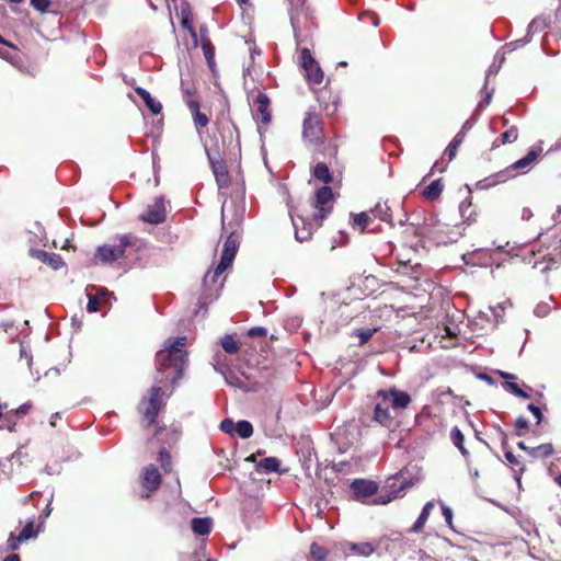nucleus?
<instances>
[{"label":"nucleus","mask_w":561,"mask_h":561,"mask_svg":"<svg viewBox=\"0 0 561 561\" xmlns=\"http://www.w3.org/2000/svg\"><path fill=\"white\" fill-rule=\"evenodd\" d=\"M185 343L186 336L170 337L164 342V347L157 352V374L153 378L156 383H162L169 379L173 389L178 386L187 365V353L183 350ZM162 394V388L154 385L148 390V398H144L141 401V403H147L142 416L148 425L157 421L163 404Z\"/></svg>","instance_id":"obj_1"},{"label":"nucleus","mask_w":561,"mask_h":561,"mask_svg":"<svg viewBox=\"0 0 561 561\" xmlns=\"http://www.w3.org/2000/svg\"><path fill=\"white\" fill-rule=\"evenodd\" d=\"M239 245L240 241L238 234L234 231H231L224 241L221 256L218 265L213 272L207 271L203 277L204 290L197 302V307L199 309L206 308L208 302H211L218 297L219 288L215 286L217 279L225 271L231 267Z\"/></svg>","instance_id":"obj_2"},{"label":"nucleus","mask_w":561,"mask_h":561,"mask_svg":"<svg viewBox=\"0 0 561 561\" xmlns=\"http://www.w3.org/2000/svg\"><path fill=\"white\" fill-rule=\"evenodd\" d=\"M117 243L98 247L95 259L105 264H112L118 259L125 257L126 249L136 244V238L131 234H119L116 237Z\"/></svg>","instance_id":"obj_3"},{"label":"nucleus","mask_w":561,"mask_h":561,"mask_svg":"<svg viewBox=\"0 0 561 561\" xmlns=\"http://www.w3.org/2000/svg\"><path fill=\"white\" fill-rule=\"evenodd\" d=\"M289 19L294 32V38L297 45L301 43V32L307 28V24L312 20V11L306 5L305 0H291L289 9Z\"/></svg>","instance_id":"obj_4"},{"label":"nucleus","mask_w":561,"mask_h":561,"mask_svg":"<svg viewBox=\"0 0 561 561\" xmlns=\"http://www.w3.org/2000/svg\"><path fill=\"white\" fill-rule=\"evenodd\" d=\"M300 59L307 80L316 84L321 83L323 80V71L318 61L313 58L309 48H301Z\"/></svg>","instance_id":"obj_5"},{"label":"nucleus","mask_w":561,"mask_h":561,"mask_svg":"<svg viewBox=\"0 0 561 561\" xmlns=\"http://www.w3.org/2000/svg\"><path fill=\"white\" fill-rule=\"evenodd\" d=\"M139 219L150 225H160L164 222L167 219V211L163 196L156 197L153 204L147 207V209L139 216Z\"/></svg>","instance_id":"obj_6"},{"label":"nucleus","mask_w":561,"mask_h":561,"mask_svg":"<svg viewBox=\"0 0 561 561\" xmlns=\"http://www.w3.org/2000/svg\"><path fill=\"white\" fill-rule=\"evenodd\" d=\"M353 491V499L356 501H363L366 497L373 496L378 491L377 482L366 479H355L351 483Z\"/></svg>","instance_id":"obj_7"},{"label":"nucleus","mask_w":561,"mask_h":561,"mask_svg":"<svg viewBox=\"0 0 561 561\" xmlns=\"http://www.w3.org/2000/svg\"><path fill=\"white\" fill-rule=\"evenodd\" d=\"M161 483V474L154 465H149L144 469L142 473V486L147 490L146 493H141L142 499L150 496L151 492L156 491Z\"/></svg>","instance_id":"obj_8"},{"label":"nucleus","mask_w":561,"mask_h":561,"mask_svg":"<svg viewBox=\"0 0 561 561\" xmlns=\"http://www.w3.org/2000/svg\"><path fill=\"white\" fill-rule=\"evenodd\" d=\"M477 119L472 116L468 118L461 126L460 130L455 135L453 140L447 146L445 153L448 156V159L451 161L455 159L457 154L458 147L462 144L466 134L472 129Z\"/></svg>","instance_id":"obj_9"},{"label":"nucleus","mask_w":561,"mask_h":561,"mask_svg":"<svg viewBox=\"0 0 561 561\" xmlns=\"http://www.w3.org/2000/svg\"><path fill=\"white\" fill-rule=\"evenodd\" d=\"M270 98L263 92H259L253 99V105L256 107V113L253 114V118L262 124H268L272 119L270 112Z\"/></svg>","instance_id":"obj_10"},{"label":"nucleus","mask_w":561,"mask_h":561,"mask_svg":"<svg viewBox=\"0 0 561 561\" xmlns=\"http://www.w3.org/2000/svg\"><path fill=\"white\" fill-rule=\"evenodd\" d=\"M28 254L30 256L47 264L54 271H58L65 265L62 257L57 253H48L44 250L31 248L28 250Z\"/></svg>","instance_id":"obj_11"},{"label":"nucleus","mask_w":561,"mask_h":561,"mask_svg":"<svg viewBox=\"0 0 561 561\" xmlns=\"http://www.w3.org/2000/svg\"><path fill=\"white\" fill-rule=\"evenodd\" d=\"M321 134L319 119L312 113H307L302 123V137L304 139L316 142Z\"/></svg>","instance_id":"obj_12"},{"label":"nucleus","mask_w":561,"mask_h":561,"mask_svg":"<svg viewBox=\"0 0 561 561\" xmlns=\"http://www.w3.org/2000/svg\"><path fill=\"white\" fill-rule=\"evenodd\" d=\"M501 378L504 379L503 387L505 390L510 391L512 394L522 398V399H529L530 396L527 391L519 388V386L515 382L517 377L514 374L506 373L503 370L496 371Z\"/></svg>","instance_id":"obj_13"},{"label":"nucleus","mask_w":561,"mask_h":561,"mask_svg":"<svg viewBox=\"0 0 561 561\" xmlns=\"http://www.w3.org/2000/svg\"><path fill=\"white\" fill-rule=\"evenodd\" d=\"M541 149H530L526 156L518 159L514 163H512L510 167L504 169L503 171H507V174H513L515 176V171L523 170L529 168L539 157V152Z\"/></svg>","instance_id":"obj_14"},{"label":"nucleus","mask_w":561,"mask_h":561,"mask_svg":"<svg viewBox=\"0 0 561 561\" xmlns=\"http://www.w3.org/2000/svg\"><path fill=\"white\" fill-rule=\"evenodd\" d=\"M549 249H551V251L548 253L549 263L542 268L543 273L557 268L560 264L559 257L561 256V237L554 238L551 241Z\"/></svg>","instance_id":"obj_15"},{"label":"nucleus","mask_w":561,"mask_h":561,"mask_svg":"<svg viewBox=\"0 0 561 561\" xmlns=\"http://www.w3.org/2000/svg\"><path fill=\"white\" fill-rule=\"evenodd\" d=\"M135 92L140 96V99L144 101L146 107L151 112L153 115H158L162 111V104L158 100H156L148 90L141 87H137L135 89Z\"/></svg>","instance_id":"obj_16"},{"label":"nucleus","mask_w":561,"mask_h":561,"mask_svg":"<svg viewBox=\"0 0 561 561\" xmlns=\"http://www.w3.org/2000/svg\"><path fill=\"white\" fill-rule=\"evenodd\" d=\"M514 178L513 174H507V171H499L477 183V187L480 190L490 188L499 183H504L508 179Z\"/></svg>","instance_id":"obj_17"},{"label":"nucleus","mask_w":561,"mask_h":561,"mask_svg":"<svg viewBox=\"0 0 561 561\" xmlns=\"http://www.w3.org/2000/svg\"><path fill=\"white\" fill-rule=\"evenodd\" d=\"M211 526L210 517H194L191 520L192 531L197 536H207L211 531Z\"/></svg>","instance_id":"obj_18"},{"label":"nucleus","mask_w":561,"mask_h":561,"mask_svg":"<svg viewBox=\"0 0 561 561\" xmlns=\"http://www.w3.org/2000/svg\"><path fill=\"white\" fill-rule=\"evenodd\" d=\"M211 171H213V173L215 175V180H216L217 185L220 188L228 187V185H229V174H228V169H227V165H226L225 161L222 160L220 162L213 163Z\"/></svg>","instance_id":"obj_19"},{"label":"nucleus","mask_w":561,"mask_h":561,"mask_svg":"<svg viewBox=\"0 0 561 561\" xmlns=\"http://www.w3.org/2000/svg\"><path fill=\"white\" fill-rule=\"evenodd\" d=\"M190 111L192 112L194 124L196 127H205L208 125L209 119L205 113L199 111V102L196 100H188L186 102Z\"/></svg>","instance_id":"obj_20"},{"label":"nucleus","mask_w":561,"mask_h":561,"mask_svg":"<svg viewBox=\"0 0 561 561\" xmlns=\"http://www.w3.org/2000/svg\"><path fill=\"white\" fill-rule=\"evenodd\" d=\"M389 396L392 399V407L394 409H405L411 402V397L408 392L398 390L394 387L389 390Z\"/></svg>","instance_id":"obj_21"},{"label":"nucleus","mask_w":561,"mask_h":561,"mask_svg":"<svg viewBox=\"0 0 561 561\" xmlns=\"http://www.w3.org/2000/svg\"><path fill=\"white\" fill-rule=\"evenodd\" d=\"M434 508V502L433 501H428L424 504V506L422 507V511L419 515V517L416 518V520L414 522V524L412 525V527L410 528V531L411 533H419L425 525L426 520L428 519V516L432 512V510Z\"/></svg>","instance_id":"obj_22"},{"label":"nucleus","mask_w":561,"mask_h":561,"mask_svg":"<svg viewBox=\"0 0 561 561\" xmlns=\"http://www.w3.org/2000/svg\"><path fill=\"white\" fill-rule=\"evenodd\" d=\"M443 188L442 179H436L423 190L422 195L427 201H435L440 196Z\"/></svg>","instance_id":"obj_23"},{"label":"nucleus","mask_w":561,"mask_h":561,"mask_svg":"<svg viewBox=\"0 0 561 561\" xmlns=\"http://www.w3.org/2000/svg\"><path fill=\"white\" fill-rule=\"evenodd\" d=\"M411 485L410 482H402L399 488L387 494H380L378 497L374 500V503L377 505H385L390 503L392 500L400 496L401 492H403L407 488Z\"/></svg>","instance_id":"obj_24"},{"label":"nucleus","mask_w":561,"mask_h":561,"mask_svg":"<svg viewBox=\"0 0 561 561\" xmlns=\"http://www.w3.org/2000/svg\"><path fill=\"white\" fill-rule=\"evenodd\" d=\"M333 197V191L330 186L324 185L316 191L313 207L325 206Z\"/></svg>","instance_id":"obj_25"},{"label":"nucleus","mask_w":561,"mask_h":561,"mask_svg":"<svg viewBox=\"0 0 561 561\" xmlns=\"http://www.w3.org/2000/svg\"><path fill=\"white\" fill-rule=\"evenodd\" d=\"M280 460L277 457H265L261 459L256 469L265 473L279 472Z\"/></svg>","instance_id":"obj_26"},{"label":"nucleus","mask_w":561,"mask_h":561,"mask_svg":"<svg viewBox=\"0 0 561 561\" xmlns=\"http://www.w3.org/2000/svg\"><path fill=\"white\" fill-rule=\"evenodd\" d=\"M41 531V526L38 525L37 528L34 526V519L30 518L20 534L18 535V540L20 541H27L30 539H35Z\"/></svg>","instance_id":"obj_27"},{"label":"nucleus","mask_w":561,"mask_h":561,"mask_svg":"<svg viewBox=\"0 0 561 561\" xmlns=\"http://www.w3.org/2000/svg\"><path fill=\"white\" fill-rule=\"evenodd\" d=\"M374 420L382 426L389 427L392 421L389 409L377 403L374 408Z\"/></svg>","instance_id":"obj_28"},{"label":"nucleus","mask_w":561,"mask_h":561,"mask_svg":"<svg viewBox=\"0 0 561 561\" xmlns=\"http://www.w3.org/2000/svg\"><path fill=\"white\" fill-rule=\"evenodd\" d=\"M312 174L317 180L324 182L325 184L333 181L332 173L324 162H318L312 170Z\"/></svg>","instance_id":"obj_29"},{"label":"nucleus","mask_w":561,"mask_h":561,"mask_svg":"<svg viewBox=\"0 0 561 561\" xmlns=\"http://www.w3.org/2000/svg\"><path fill=\"white\" fill-rule=\"evenodd\" d=\"M348 549L360 557H369L375 552V548L370 542H350Z\"/></svg>","instance_id":"obj_30"},{"label":"nucleus","mask_w":561,"mask_h":561,"mask_svg":"<svg viewBox=\"0 0 561 561\" xmlns=\"http://www.w3.org/2000/svg\"><path fill=\"white\" fill-rule=\"evenodd\" d=\"M234 435L242 439L250 438L253 435V425L247 420L236 422Z\"/></svg>","instance_id":"obj_31"},{"label":"nucleus","mask_w":561,"mask_h":561,"mask_svg":"<svg viewBox=\"0 0 561 561\" xmlns=\"http://www.w3.org/2000/svg\"><path fill=\"white\" fill-rule=\"evenodd\" d=\"M371 213L376 218H379L382 221L389 222L392 226L391 208L388 206L387 203L376 204V206L371 209Z\"/></svg>","instance_id":"obj_32"},{"label":"nucleus","mask_w":561,"mask_h":561,"mask_svg":"<svg viewBox=\"0 0 561 561\" xmlns=\"http://www.w3.org/2000/svg\"><path fill=\"white\" fill-rule=\"evenodd\" d=\"M553 453H554V448H553L552 444H550V443L541 444L537 447H531L529 449V455L533 458H548Z\"/></svg>","instance_id":"obj_33"},{"label":"nucleus","mask_w":561,"mask_h":561,"mask_svg":"<svg viewBox=\"0 0 561 561\" xmlns=\"http://www.w3.org/2000/svg\"><path fill=\"white\" fill-rule=\"evenodd\" d=\"M435 231H442L439 220L436 218V216L431 215L424 219L420 233L432 234Z\"/></svg>","instance_id":"obj_34"},{"label":"nucleus","mask_w":561,"mask_h":561,"mask_svg":"<svg viewBox=\"0 0 561 561\" xmlns=\"http://www.w3.org/2000/svg\"><path fill=\"white\" fill-rule=\"evenodd\" d=\"M220 345L224 351L230 355L237 354L239 352V345L231 334H226L220 340Z\"/></svg>","instance_id":"obj_35"},{"label":"nucleus","mask_w":561,"mask_h":561,"mask_svg":"<svg viewBox=\"0 0 561 561\" xmlns=\"http://www.w3.org/2000/svg\"><path fill=\"white\" fill-rule=\"evenodd\" d=\"M87 288H89L91 293L95 291L93 296L99 297L100 301L103 302V305L111 306L112 294L107 290V288L98 287L95 285L88 286Z\"/></svg>","instance_id":"obj_36"},{"label":"nucleus","mask_w":561,"mask_h":561,"mask_svg":"<svg viewBox=\"0 0 561 561\" xmlns=\"http://www.w3.org/2000/svg\"><path fill=\"white\" fill-rule=\"evenodd\" d=\"M530 42H531V35L530 34H526L523 38H519V39L506 43L502 47V49L504 50V53H506V51L511 53V51L516 50L519 47H523V46L527 45Z\"/></svg>","instance_id":"obj_37"},{"label":"nucleus","mask_w":561,"mask_h":561,"mask_svg":"<svg viewBox=\"0 0 561 561\" xmlns=\"http://www.w3.org/2000/svg\"><path fill=\"white\" fill-rule=\"evenodd\" d=\"M310 556L313 561H324L328 557V550L317 542L310 545Z\"/></svg>","instance_id":"obj_38"},{"label":"nucleus","mask_w":561,"mask_h":561,"mask_svg":"<svg viewBox=\"0 0 561 561\" xmlns=\"http://www.w3.org/2000/svg\"><path fill=\"white\" fill-rule=\"evenodd\" d=\"M87 297H88V305H87V311L89 313H95L100 310L101 305L103 302L100 301L99 297L93 296V293L90 291L89 288L85 289Z\"/></svg>","instance_id":"obj_39"},{"label":"nucleus","mask_w":561,"mask_h":561,"mask_svg":"<svg viewBox=\"0 0 561 561\" xmlns=\"http://www.w3.org/2000/svg\"><path fill=\"white\" fill-rule=\"evenodd\" d=\"M202 48L204 51V56L207 60V64L210 68L215 65V58H214V47L210 43V39L206 37V41L202 43Z\"/></svg>","instance_id":"obj_40"},{"label":"nucleus","mask_w":561,"mask_h":561,"mask_svg":"<svg viewBox=\"0 0 561 561\" xmlns=\"http://www.w3.org/2000/svg\"><path fill=\"white\" fill-rule=\"evenodd\" d=\"M368 221L369 216L365 211L355 214L353 217V226L358 227L362 232L366 229Z\"/></svg>","instance_id":"obj_41"},{"label":"nucleus","mask_w":561,"mask_h":561,"mask_svg":"<svg viewBox=\"0 0 561 561\" xmlns=\"http://www.w3.org/2000/svg\"><path fill=\"white\" fill-rule=\"evenodd\" d=\"M181 25L187 30L195 45H197V33L193 27V18H181Z\"/></svg>","instance_id":"obj_42"},{"label":"nucleus","mask_w":561,"mask_h":561,"mask_svg":"<svg viewBox=\"0 0 561 561\" xmlns=\"http://www.w3.org/2000/svg\"><path fill=\"white\" fill-rule=\"evenodd\" d=\"M518 137V131L515 126H512L507 130L501 134V141L502 144H511L515 141Z\"/></svg>","instance_id":"obj_43"},{"label":"nucleus","mask_w":561,"mask_h":561,"mask_svg":"<svg viewBox=\"0 0 561 561\" xmlns=\"http://www.w3.org/2000/svg\"><path fill=\"white\" fill-rule=\"evenodd\" d=\"M234 427L236 422L230 417L224 419L219 425L220 431L230 436H234Z\"/></svg>","instance_id":"obj_44"},{"label":"nucleus","mask_w":561,"mask_h":561,"mask_svg":"<svg viewBox=\"0 0 561 561\" xmlns=\"http://www.w3.org/2000/svg\"><path fill=\"white\" fill-rule=\"evenodd\" d=\"M459 213L461 218L469 221L472 217V210H471V202L469 199H465L459 205Z\"/></svg>","instance_id":"obj_45"},{"label":"nucleus","mask_w":561,"mask_h":561,"mask_svg":"<svg viewBox=\"0 0 561 561\" xmlns=\"http://www.w3.org/2000/svg\"><path fill=\"white\" fill-rule=\"evenodd\" d=\"M293 225L295 227V238L299 242H304L309 239L311 232L310 230L302 229L301 231L298 229L297 220L291 217Z\"/></svg>","instance_id":"obj_46"},{"label":"nucleus","mask_w":561,"mask_h":561,"mask_svg":"<svg viewBox=\"0 0 561 561\" xmlns=\"http://www.w3.org/2000/svg\"><path fill=\"white\" fill-rule=\"evenodd\" d=\"M450 440L456 446L465 443V436L458 426H454L450 431Z\"/></svg>","instance_id":"obj_47"},{"label":"nucleus","mask_w":561,"mask_h":561,"mask_svg":"<svg viewBox=\"0 0 561 561\" xmlns=\"http://www.w3.org/2000/svg\"><path fill=\"white\" fill-rule=\"evenodd\" d=\"M440 508H442V514L444 516V519H445L447 526L453 528V517H454L453 510L443 502H440Z\"/></svg>","instance_id":"obj_48"},{"label":"nucleus","mask_w":561,"mask_h":561,"mask_svg":"<svg viewBox=\"0 0 561 561\" xmlns=\"http://www.w3.org/2000/svg\"><path fill=\"white\" fill-rule=\"evenodd\" d=\"M31 5L38 12L45 13L48 11L50 0H31Z\"/></svg>","instance_id":"obj_49"},{"label":"nucleus","mask_w":561,"mask_h":561,"mask_svg":"<svg viewBox=\"0 0 561 561\" xmlns=\"http://www.w3.org/2000/svg\"><path fill=\"white\" fill-rule=\"evenodd\" d=\"M226 381L231 387L239 388L243 391H249V389L245 387L244 382L238 376L233 375V376L226 377Z\"/></svg>","instance_id":"obj_50"},{"label":"nucleus","mask_w":561,"mask_h":561,"mask_svg":"<svg viewBox=\"0 0 561 561\" xmlns=\"http://www.w3.org/2000/svg\"><path fill=\"white\" fill-rule=\"evenodd\" d=\"M549 312L550 306L547 302H540L534 309V313L539 318L548 316Z\"/></svg>","instance_id":"obj_51"},{"label":"nucleus","mask_w":561,"mask_h":561,"mask_svg":"<svg viewBox=\"0 0 561 561\" xmlns=\"http://www.w3.org/2000/svg\"><path fill=\"white\" fill-rule=\"evenodd\" d=\"M374 335V330L371 329H362L357 332V336L359 339V344L363 345L367 343L371 336Z\"/></svg>","instance_id":"obj_52"},{"label":"nucleus","mask_w":561,"mask_h":561,"mask_svg":"<svg viewBox=\"0 0 561 561\" xmlns=\"http://www.w3.org/2000/svg\"><path fill=\"white\" fill-rule=\"evenodd\" d=\"M53 497H54V494L50 495L46 507L43 510L42 514L39 515V518H38L39 519V526H42L45 523L46 518L49 517V515L51 514V511H53V507H51Z\"/></svg>","instance_id":"obj_53"},{"label":"nucleus","mask_w":561,"mask_h":561,"mask_svg":"<svg viewBox=\"0 0 561 561\" xmlns=\"http://www.w3.org/2000/svg\"><path fill=\"white\" fill-rule=\"evenodd\" d=\"M527 410L536 417L537 424H540L543 417L541 409L534 403H529Z\"/></svg>","instance_id":"obj_54"},{"label":"nucleus","mask_w":561,"mask_h":561,"mask_svg":"<svg viewBox=\"0 0 561 561\" xmlns=\"http://www.w3.org/2000/svg\"><path fill=\"white\" fill-rule=\"evenodd\" d=\"M22 542L23 541L18 540V536H15L13 533L10 534V536L7 540L8 548L12 551L18 550L20 547V543H22Z\"/></svg>","instance_id":"obj_55"},{"label":"nucleus","mask_w":561,"mask_h":561,"mask_svg":"<svg viewBox=\"0 0 561 561\" xmlns=\"http://www.w3.org/2000/svg\"><path fill=\"white\" fill-rule=\"evenodd\" d=\"M493 93H494V89H491L490 91H488L485 93V96L478 103L477 110H482V108L486 107L492 101Z\"/></svg>","instance_id":"obj_56"},{"label":"nucleus","mask_w":561,"mask_h":561,"mask_svg":"<svg viewBox=\"0 0 561 561\" xmlns=\"http://www.w3.org/2000/svg\"><path fill=\"white\" fill-rule=\"evenodd\" d=\"M266 334H267V330L264 327H252L248 331V335L251 336V337H254V336H265Z\"/></svg>","instance_id":"obj_57"},{"label":"nucleus","mask_w":561,"mask_h":561,"mask_svg":"<svg viewBox=\"0 0 561 561\" xmlns=\"http://www.w3.org/2000/svg\"><path fill=\"white\" fill-rule=\"evenodd\" d=\"M317 210L313 213V218L316 220L322 221L330 213V209L324 206L316 207Z\"/></svg>","instance_id":"obj_58"},{"label":"nucleus","mask_w":561,"mask_h":561,"mask_svg":"<svg viewBox=\"0 0 561 561\" xmlns=\"http://www.w3.org/2000/svg\"><path fill=\"white\" fill-rule=\"evenodd\" d=\"M180 15L181 18H193L192 9L188 2L184 1L180 5Z\"/></svg>","instance_id":"obj_59"},{"label":"nucleus","mask_w":561,"mask_h":561,"mask_svg":"<svg viewBox=\"0 0 561 561\" xmlns=\"http://www.w3.org/2000/svg\"><path fill=\"white\" fill-rule=\"evenodd\" d=\"M0 427L1 428L5 427L9 432H14L15 431V422L12 420V415L7 414L4 416L3 425H1Z\"/></svg>","instance_id":"obj_60"},{"label":"nucleus","mask_w":561,"mask_h":561,"mask_svg":"<svg viewBox=\"0 0 561 561\" xmlns=\"http://www.w3.org/2000/svg\"><path fill=\"white\" fill-rule=\"evenodd\" d=\"M517 430H527L529 427V421L524 416H518L514 423Z\"/></svg>","instance_id":"obj_61"},{"label":"nucleus","mask_w":561,"mask_h":561,"mask_svg":"<svg viewBox=\"0 0 561 561\" xmlns=\"http://www.w3.org/2000/svg\"><path fill=\"white\" fill-rule=\"evenodd\" d=\"M206 154H207L210 168H213V163H217V162L222 161V159L220 158L219 152H211L209 150H206Z\"/></svg>","instance_id":"obj_62"},{"label":"nucleus","mask_w":561,"mask_h":561,"mask_svg":"<svg viewBox=\"0 0 561 561\" xmlns=\"http://www.w3.org/2000/svg\"><path fill=\"white\" fill-rule=\"evenodd\" d=\"M31 403L26 402V403H23L22 405H20L16 410H14V414L18 415V416H23L25 415L28 410L31 409Z\"/></svg>","instance_id":"obj_63"},{"label":"nucleus","mask_w":561,"mask_h":561,"mask_svg":"<svg viewBox=\"0 0 561 561\" xmlns=\"http://www.w3.org/2000/svg\"><path fill=\"white\" fill-rule=\"evenodd\" d=\"M539 26H540V22H539V20H537V19L533 20V21L528 24L527 33H526V34H530V35L533 36V35H534V33H536V32L539 30Z\"/></svg>","instance_id":"obj_64"}]
</instances>
